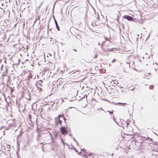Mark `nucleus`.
Returning <instances> with one entry per match:
<instances>
[{
  "label": "nucleus",
  "mask_w": 158,
  "mask_h": 158,
  "mask_svg": "<svg viewBox=\"0 0 158 158\" xmlns=\"http://www.w3.org/2000/svg\"><path fill=\"white\" fill-rule=\"evenodd\" d=\"M69 74H71L72 77L75 78H77L81 76L78 69L70 72Z\"/></svg>",
  "instance_id": "nucleus-1"
},
{
  "label": "nucleus",
  "mask_w": 158,
  "mask_h": 158,
  "mask_svg": "<svg viewBox=\"0 0 158 158\" xmlns=\"http://www.w3.org/2000/svg\"><path fill=\"white\" fill-rule=\"evenodd\" d=\"M61 119H64V118L62 117V116L61 115H59L58 117L55 118V123L56 126H57L58 124H61L62 121L61 120Z\"/></svg>",
  "instance_id": "nucleus-2"
},
{
  "label": "nucleus",
  "mask_w": 158,
  "mask_h": 158,
  "mask_svg": "<svg viewBox=\"0 0 158 158\" xmlns=\"http://www.w3.org/2000/svg\"><path fill=\"white\" fill-rule=\"evenodd\" d=\"M60 131L63 135L66 134L68 133V131L65 127H63L61 125V127L60 129Z\"/></svg>",
  "instance_id": "nucleus-3"
},
{
  "label": "nucleus",
  "mask_w": 158,
  "mask_h": 158,
  "mask_svg": "<svg viewBox=\"0 0 158 158\" xmlns=\"http://www.w3.org/2000/svg\"><path fill=\"white\" fill-rule=\"evenodd\" d=\"M123 18L126 19L129 21H133V19L131 16L128 15H124L123 16Z\"/></svg>",
  "instance_id": "nucleus-4"
},
{
  "label": "nucleus",
  "mask_w": 158,
  "mask_h": 158,
  "mask_svg": "<svg viewBox=\"0 0 158 158\" xmlns=\"http://www.w3.org/2000/svg\"><path fill=\"white\" fill-rule=\"evenodd\" d=\"M53 19H54V21L55 23L56 24V27L57 29L59 31H60V29L59 27L58 26L57 22L56 19L55 18L54 15H53Z\"/></svg>",
  "instance_id": "nucleus-5"
},
{
  "label": "nucleus",
  "mask_w": 158,
  "mask_h": 158,
  "mask_svg": "<svg viewBox=\"0 0 158 158\" xmlns=\"http://www.w3.org/2000/svg\"><path fill=\"white\" fill-rule=\"evenodd\" d=\"M41 135L40 134H38L37 137L36 138L37 140L38 141V143L40 144H42L43 143L42 142H40L39 141L41 139Z\"/></svg>",
  "instance_id": "nucleus-6"
},
{
  "label": "nucleus",
  "mask_w": 158,
  "mask_h": 158,
  "mask_svg": "<svg viewBox=\"0 0 158 158\" xmlns=\"http://www.w3.org/2000/svg\"><path fill=\"white\" fill-rule=\"evenodd\" d=\"M40 19V16L39 15L36 18L35 21L34 22V23H35V22L38 19Z\"/></svg>",
  "instance_id": "nucleus-7"
},
{
  "label": "nucleus",
  "mask_w": 158,
  "mask_h": 158,
  "mask_svg": "<svg viewBox=\"0 0 158 158\" xmlns=\"http://www.w3.org/2000/svg\"><path fill=\"white\" fill-rule=\"evenodd\" d=\"M119 104V105H120L121 104H122L123 106L125 104H127L126 103H117L116 104Z\"/></svg>",
  "instance_id": "nucleus-8"
},
{
  "label": "nucleus",
  "mask_w": 158,
  "mask_h": 158,
  "mask_svg": "<svg viewBox=\"0 0 158 158\" xmlns=\"http://www.w3.org/2000/svg\"><path fill=\"white\" fill-rule=\"evenodd\" d=\"M126 127L127 128L129 124V123L128 122V121H127L126 122Z\"/></svg>",
  "instance_id": "nucleus-9"
},
{
  "label": "nucleus",
  "mask_w": 158,
  "mask_h": 158,
  "mask_svg": "<svg viewBox=\"0 0 158 158\" xmlns=\"http://www.w3.org/2000/svg\"><path fill=\"white\" fill-rule=\"evenodd\" d=\"M154 88V86L153 85H151L149 87V88L150 89H152Z\"/></svg>",
  "instance_id": "nucleus-10"
},
{
  "label": "nucleus",
  "mask_w": 158,
  "mask_h": 158,
  "mask_svg": "<svg viewBox=\"0 0 158 158\" xmlns=\"http://www.w3.org/2000/svg\"><path fill=\"white\" fill-rule=\"evenodd\" d=\"M105 41H109V42H111L110 41V40H109L108 39V38L107 37H105Z\"/></svg>",
  "instance_id": "nucleus-11"
},
{
  "label": "nucleus",
  "mask_w": 158,
  "mask_h": 158,
  "mask_svg": "<svg viewBox=\"0 0 158 158\" xmlns=\"http://www.w3.org/2000/svg\"><path fill=\"white\" fill-rule=\"evenodd\" d=\"M107 112H108L110 114H113V111H110L109 110L107 111Z\"/></svg>",
  "instance_id": "nucleus-12"
},
{
  "label": "nucleus",
  "mask_w": 158,
  "mask_h": 158,
  "mask_svg": "<svg viewBox=\"0 0 158 158\" xmlns=\"http://www.w3.org/2000/svg\"><path fill=\"white\" fill-rule=\"evenodd\" d=\"M61 142H62V143H63L64 145V144H65V143H64V140H63V139H61Z\"/></svg>",
  "instance_id": "nucleus-13"
},
{
  "label": "nucleus",
  "mask_w": 158,
  "mask_h": 158,
  "mask_svg": "<svg viewBox=\"0 0 158 158\" xmlns=\"http://www.w3.org/2000/svg\"><path fill=\"white\" fill-rule=\"evenodd\" d=\"M126 64H129V67L130 68V62H127Z\"/></svg>",
  "instance_id": "nucleus-14"
},
{
  "label": "nucleus",
  "mask_w": 158,
  "mask_h": 158,
  "mask_svg": "<svg viewBox=\"0 0 158 158\" xmlns=\"http://www.w3.org/2000/svg\"><path fill=\"white\" fill-rule=\"evenodd\" d=\"M38 84L40 85V86H41L42 85V83H40V82H39L38 83Z\"/></svg>",
  "instance_id": "nucleus-15"
},
{
  "label": "nucleus",
  "mask_w": 158,
  "mask_h": 158,
  "mask_svg": "<svg viewBox=\"0 0 158 158\" xmlns=\"http://www.w3.org/2000/svg\"><path fill=\"white\" fill-rule=\"evenodd\" d=\"M98 56L97 54H96L94 56V59H96L97 57Z\"/></svg>",
  "instance_id": "nucleus-16"
},
{
  "label": "nucleus",
  "mask_w": 158,
  "mask_h": 158,
  "mask_svg": "<svg viewBox=\"0 0 158 158\" xmlns=\"http://www.w3.org/2000/svg\"><path fill=\"white\" fill-rule=\"evenodd\" d=\"M7 70H8V69L7 68H6V69H5V72L6 73H7Z\"/></svg>",
  "instance_id": "nucleus-17"
},
{
  "label": "nucleus",
  "mask_w": 158,
  "mask_h": 158,
  "mask_svg": "<svg viewBox=\"0 0 158 158\" xmlns=\"http://www.w3.org/2000/svg\"><path fill=\"white\" fill-rule=\"evenodd\" d=\"M115 59H114L112 60V63H113V62H114H114H115Z\"/></svg>",
  "instance_id": "nucleus-18"
},
{
  "label": "nucleus",
  "mask_w": 158,
  "mask_h": 158,
  "mask_svg": "<svg viewBox=\"0 0 158 158\" xmlns=\"http://www.w3.org/2000/svg\"><path fill=\"white\" fill-rule=\"evenodd\" d=\"M29 119H30V120H31V116L30 114H29Z\"/></svg>",
  "instance_id": "nucleus-19"
},
{
  "label": "nucleus",
  "mask_w": 158,
  "mask_h": 158,
  "mask_svg": "<svg viewBox=\"0 0 158 158\" xmlns=\"http://www.w3.org/2000/svg\"><path fill=\"white\" fill-rule=\"evenodd\" d=\"M3 65L2 64V66H1V70H2V68H3Z\"/></svg>",
  "instance_id": "nucleus-20"
},
{
  "label": "nucleus",
  "mask_w": 158,
  "mask_h": 158,
  "mask_svg": "<svg viewBox=\"0 0 158 158\" xmlns=\"http://www.w3.org/2000/svg\"><path fill=\"white\" fill-rule=\"evenodd\" d=\"M73 139H74V141H75L76 142L77 141H76V139L74 138V137H73Z\"/></svg>",
  "instance_id": "nucleus-21"
},
{
  "label": "nucleus",
  "mask_w": 158,
  "mask_h": 158,
  "mask_svg": "<svg viewBox=\"0 0 158 158\" xmlns=\"http://www.w3.org/2000/svg\"><path fill=\"white\" fill-rule=\"evenodd\" d=\"M149 139H150V138H149V137H148L147 138V140H149Z\"/></svg>",
  "instance_id": "nucleus-22"
},
{
  "label": "nucleus",
  "mask_w": 158,
  "mask_h": 158,
  "mask_svg": "<svg viewBox=\"0 0 158 158\" xmlns=\"http://www.w3.org/2000/svg\"><path fill=\"white\" fill-rule=\"evenodd\" d=\"M43 81L42 80H40V81H39V82H41V83H43Z\"/></svg>",
  "instance_id": "nucleus-23"
},
{
  "label": "nucleus",
  "mask_w": 158,
  "mask_h": 158,
  "mask_svg": "<svg viewBox=\"0 0 158 158\" xmlns=\"http://www.w3.org/2000/svg\"><path fill=\"white\" fill-rule=\"evenodd\" d=\"M113 48H112L111 49H110V50H109V51H112L113 50Z\"/></svg>",
  "instance_id": "nucleus-24"
},
{
  "label": "nucleus",
  "mask_w": 158,
  "mask_h": 158,
  "mask_svg": "<svg viewBox=\"0 0 158 158\" xmlns=\"http://www.w3.org/2000/svg\"><path fill=\"white\" fill-rule=\"evenodd\" d=\"M101 48L102 49H103V47H102V46H103V45H102V44H101Z\"/></svg>",
  "instance_id": "nucleus-25"
},
{
  "label": "nucleus",
  "mask_w": 158,
  "mask_h": 158,
  "mask_svg": "<svg viewBox=\"0 0 158 158\" xmlns=\"http://www.w3.org/2000/svg\"><path fill=\"white\" fill-rule=\"evenodd\" d=\"M105 41H104V42H103L102 43V45H103V44H105Z\"/></svg>",
  "instance_id": "nucleus-26"
},
{
  "label": "nucleus",
  "mask_w": 158,
  "mask_h": 158,
  "mask_svg": "<svg viewBox=\"0 0 158 158\" xmlns=\"http://www.w3.org/2000/svg\"><path fill=\"white\" fill-rule=\"evenodd\" d=\"M61 45H62L63 46V44H63L62 42H61Z\"/></svg>",
  "instance_id": "nucleus-27"
},
{
  "label": "nucleus",
  "mask_w": 158,
  "mask_h": 158,
  "mask_svg": "<svg viewBox=\"0 0 158 158\" xmlns=\"http://www.w3.org/2000/svg\"><path fill=\"white\" fill-rule=\"evenodd\" d=\"M75 151L76 152H77V153L78 152V151L77 150H76V149H75Z\"/></svg>",
  "instance_id": "nucleus-28"
},
{
  "label": "nucleus",
  "mask_w": 158,
  "mask_h": 158,
  "mask_svg": "<svg viewBox=\"0 0 158 158\" xmlns=\"http://www.w3.org/2000/svg\"><path fill=\"white\" fill-rule=\"evenodd\" d=\"M76 144H77V145H78V143L77 141L76 142Z\"/></svg>",
  "instance_id": "nucleus-29"
},
{
  "label": "nucleus",
  "mask_w": 158,
  "mask_h": 158,
  "mask_svg": "<svg viewBox=\"0 0 158 158\" xmlns=\"http://www.w3.org/2000/svg\"><path fill=\"white\" fill-rule=\"evenodd\" d=\"M81 151L83 150V151H84L85 150V149L84 148H83V149H81Z\"/></svg>",
  "instance_id": "nucleus-30"
},
{
  "label": "nucleus",
  "mask_w": 158,
  "mask_h": 158,
  "mask_svg": "<svg viewBox=\"0 0 158 158\" xmlns=\"http://www.w3.org/2000/svg\"><path fill=\"white\" fill-rule=\"evenodd\" d=\"M134 88L131 89V90H134Z\"/></svg>",
  "instance_id": "nucleus-31"
},
{
  "label": "nucleus",
  "mask_w": 158,
  "mask_h": 158,
  "mask_svg": "<svg viewBox=\"0 0 158 158\" xmlns=\"http://www.w3.org/2000/svg\"><path fill=\"white\" fill-rule=\"evenodd\" d=\"M71 135H72V134H71V133L70 134H69V135L70 136H71Z\"/></svg>",
  "instance_id": "nucleus-32"
},
{
  "label": "nucleus",
  "mask_w": 158,
  "mask_h": 158,
  "mask_svg": "<svg viewBox=\"0 0 158 158\" xmlns=\"http://www.w3.org/2000/svg\"><path fill=\"white\" fill-rule=\"evenodd\" d=\"M73 50L75 51H77L75 49H74Z\"/></svg>",
  "instance_id": "nucleus-33"
},
{
  "label": "nucleus",
  "mask_w": 158,
  "mask_h": 158,
  "mask_svg": "<svg viewBox=\"0 0 158 158\" xmlns=\"http://www.w3.org/2000/svg\"><path fill=\"white\" fill-rule=\"evenodd\" d=\"M73 101V100L71 99V100H70V101H71H71Z\"/></svg>",
  "instance_id": "nucleus-34"
},
{
  "label": "nucleus",
  "mask_w": 158,
  "mask_h": 158,
  "mask_svg": "<svg viewBox=\"0 0 158 158\" xmlns=\"http://www.w3.org/2000/svg\"><path fill=\"white\" fill-rule=\"evenodd\" d=\"M85 152L87 154H88V153L85 150Z\"/></svg>",
  "instance_id": "nucleus-35"
},
{
  "label": "nucleus",
  "mask_w": 158,
  "mask_h": 158,
  "mask_svg": "<svg viewBox=\"0 0 158 158\" xmlns=\"http://www.w3.org/2000/svg\"><path fill=\"white\" fill-rule=\"evenodd\" d=\"M118 18H118V16L117 17V19H118Z\"/></svg>",
  "instance_id": "nucleus-36"
},
{
  "label": "nucleus",
  "mask_w": 158,
  "mask_h": 158,
  "mask_svg": "<svg viewBox=\"0 0 158 158\" xmlns=\"http://www.w3.org/2000/svg\"><path fill=\"white\" fill-rule=\"evenodd\" d=\"M91 154H92V153L88 154L90 156Z\"/></svg>",
  "instance_id": "nucleus-37"
},
{
  "label": "nucleus",
  "mask_w": 158,
  "mask_h": 158,
  "mask_svg": "<svg viewBox=\"0 0 158 158\" xmlns=\"http://www.w3.org/2000/svg\"><path fill=\"white\" fill-rule=\"evenodd\" d=\"M98 45H100V43H99H99H98Z\"/></svg>",
  "instance_id": "nucleus-38"
},
{
  "label": "nucleus",
  "mask_w": 158,
  "mask_h": 158,
  "mask_svg": "<svg viewBox=\"0 0 158 158\" xmlns=\"http://www.w3.org/2000/svg\"><path fill=\"white\" fill-rule=\"evenodd\" d=\"M148 74H150V75H151V73H148Z\"/></svg>",
  "instance_id": "nucleus-39"
},
{
  "label": "nucleus",
  "mask_w": 158,
  "mask_h": 158,
  "mask_svg": "<svg viewBox=\"0 0 158 158\" xmlns=\"http://www.w3.org/2000/svg\"><path fill=\"white\" fill-rule=\"evenodd\" d=\"M118 14H120L119 12L118 11Z\"/></svg>",
  "instance_id": "nucleus-40"
},
{
  "label": "nucleus",
  "mask_w": 158,
  "mask_h": 158,
  "mask_svg": "<svg viewBox=\"0 0 158 158\" xmlns=\"http://www.w3.org/2000/svg\"><path fill=\"white\" fill-rule=\"evenodd\" d=\"M133 64H134V61H133Z\"/></svg>",
  "instance_id": "nucleus-41"
},
{
  "label": "nucleus",
  "mask_w": 158,
  "mask_h": 158,
  "mask_svg": "<svg viewBox=\"0 0 158 158\" xmlns=\"http://www.w3.org/2000/svg\"><path fill=\"white\" fill-rule=\"evenodd\" d=\"M3 5V4H2V5Z\"/></svg>",
  "instance_id": "nucleus-42"
},
{
  "label": "nucleus",
  "mask_w": 158,
  "mask_h": 158,
  "mask_svg": "<svg viewBox=\"0 0 158 158\" xmlns=\"http://www.w3.org/2000/svg\"><path fill=\"white\" fill-rule=\"evenodd\" d=\"M38 64H39V65H40V64H39V63H38Z\"/></svg>",
  "instance_id": "nucleus-43"
},
{
  "label": "nucleus",
  "mask_w": 158,
  "mask_h": 158,
  "mask_svg": "<svg viewBox=\"0 0 158 158\" xmlns=\"http://www.w3.org/2000/svg\"><path fill=\"white\" fill-rule=\"evenodd\" d=\"M0 8H1L0 7ZM1 9H2V8H1Z\"/></svg>",
  "instance_id": "nucleus-44"
}]
</instances>
